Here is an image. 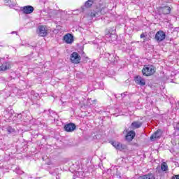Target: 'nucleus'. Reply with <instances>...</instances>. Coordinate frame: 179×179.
Masks as SVG:
<instances>
[{
	"mask_svg": "<svg viewBox=\"0 0 179 179\" xmlns=\"http://www.w3.org/2000/svg\"><path fill=\"white\" fill-rule=\"evenodd\" d=\"M171 179H179V175L173 176Z\"/></svg>",
	"mask_w": 179,
	"mask_h": 179,
	"instance_id": "28",
	"label": "nucleus"
},
{
	"mask_svg": "<svg viewBox=\"0 0 179 179\" xmlns=\"http://www.w3.org/2000/svg\"><path fill=\"white\" fill-rule=\"evenodd\" d=\"M44 113L47 114L49 117H52V118H55V115H57V113L51 109H49L48 110H45Z\"/></svg>",
	"mask_w": 179,
	"mask_h": 179,
	"instance_id": "18",
	"label": "nucleus"
},
{
	"mask_svg": "<svg viewBox=\"0 0 179 179\" xmlns=\"http://www.w3.org/2000/svg\"><path fill=\"white\" fill-rule=\"evenodd\" d=\"M81 177H83V172H80Z\"/></svg>",
	"mask_w": 179,
	"mask_h": 179,
	"instance_id": "31",
	"label": "nucleus"
},
{
	"mask_svg": "<svg viewBox=\"0 0 179 179\" xmlns=\"http://www.w3.org/2000/svg\"><path fill=\"white\" fill-rule=\"evenodd\" d=\"M80 55L79 53L74 52L71 55V62L72 64H79L80 62Z\"/></svg>",
	"mask_w": 179,
	"mask_h": 179,
	"instance_id": "4",
	"label": "nucleus"
},
{
	"mask_svg": "<svg viewBox=\"0 0 179 179\" xmlns=\"http://www.w3.org/2000/svg\"><path fill=\"white\" fill-rule=\"evenodd\" d=\"M111 145H112L114 148H115L117 149V150H120V152H121L122 150H124L127 148V146H126L125 145L121 144L120 143L116 142V141H113V142L111 143Z\"/></svg>",
	"mask_w": 179,
	"mask_h": 179,
	"instance_id": "6",
	"label": "nucleus"
},
{
	"mask_svg": "<svg viewBox=\"0 0 179 179\" xmlns=\"http://www.w3.org/2000/svg\"><path fill=\"white\" fill-rule=\"evenodd\" d=\"M97 136H99V135H95V138H97Z\"/></svg>",
	"mask_w": 179,
	"mask_h": 179,
	"instance_id": "34",
	"label": "nucleus"
},
{
	"mask_svg": "<svg viewBox=\"0 0 179 179\" xmlns=\"http://www.w3.org/2000/svg\"><path fill=\"white\" fill-rule=\"evenodd\" d=\"M163 135V131L162 129H158L150 137L151 141H155V139H159Z\"/></svg>",
	"mask_w": 179,
	"mask_h": 179,
	"instance_id": "12",
	"label": "nucleus"
},
{
	"mask_svg": "<svg viewBox=\"0 0 179 179\" xmlns=\"http://www.w3.org/2000/svg\"><path fill=\"white\" fill-rule=\"evenodd\" d=\"M94 102H96V100H94Z\"/></svg>",
	"mask_w": 179,
	"mask_h": 179,
	"instance_id": "36",
	"label": "nucleus"
},
{
	"mask_svg": "<svg viewBox=\"0 0 179 179\" xmlns=\"http://www.w3.org/2000/svg\"><path fill=\"white\" fill-rule=\"evenodd\" d=\"M25 47H31V48L34 49V48H36L37 47V45H30V44H29V43H26V44H25Z\"/></svg>",
	"mask_w": 179,
	"mask_h": 179,
	"instance_id": "25",
	"label": "nucleus"
},
{
	"mask_svg": "<svg viewBox=\"0 0 179 179\" xmlns=\"http://www.w3.org/2000/svg\"><path fill=\"white\" fill-rule=\"evenodd\" d=\"M142 73L144 76H151L155 73V67L153 66H145L142 70Z\"/></svg>",
	"mask_w": 179,
	"mask_h": 179,
	"instance_id": "2",
	"label": "nucleus"
},
{
	"mask_svg": "<svg viewBox=\"0 0 179 179\" xmlns=\"http://www.w3.org/2000/svg\"><path fill=\"white\" fill-rule=\"evenodd\" d=\"M15 172L17 173V174H23V171L22 169H20V168L19 167H17L15 170Z\"/></svg>",
	"mask_w": 179,
	"mask_h": 179,
	"instance_id": "24",
	"label": "nucleus"
},
{
	"mask_svg": "<svg viewBox=\"0 0 179 179\" xmlns=\"http://www.w3.org/2000/svg\"><path fill=\"white\" fill-rule=\"evenodd\" d=\"M80 75H81V76H83V74H82V73H80Z\"/></svg>",
	"mask_w": 179,
	"mask_h": 179,
	"instance_id": "35",
	"label": "nucleus"
},
{
	"mask_svg": "<svg viewBox=\"0 0 179 179\" xmlns=\"http://www.w3.org/2000/svg\"><path fill=\"white\" fill-rule=\"evenodd\" d=\"M134 80L136 85H139L140 86H145L146 85V81L141 76H137L134 78Z\"/></svg>",
	"mask_w": 179,
	"mask_h": 179,
	"instance_id": "11",
	"label": "nucleus"
},
{
	"mask_svg": "<svg viewBox=\"0 0 179 179\" xmlns=\"http://www.w3.org/2000/svg\"><path fill=\"white\" fill-rule=\"evenodd\" d=\"M142 122L135 121L131 123V127L133 129H138V128H141V127H142Z\"/></svg>",
	"mask_w": 179,
	"mask_h": 179,
	"instance_id": "15",
	"label": "nucleus"
},
{
	"mask_svg": "<svg viewBox=\"0 0 179 179\" xmlns=\"http://www.w3.org/2000/svg\"><path fill=\"white\" fill-rule=\"evenodd\" d=\"M155 38L156 41L160 43L166 38V32L163 31H159L156 33Z\"/></svg>",
	"mask_w": 179,
	"mask_h": 179,
	"instance_id": "3",
	"label": "nucleus"
},
{
	"mask_svg": "<svg viewBox=\"0 0 179 179\" xmlns=\"http://www.w3.org/2000/svg\"><path fill=\"white\" fill-rule=\"evenodd\" d=\"M15 33H16V31H12L11 34H15Z\"/></svg>",
	"mask_w": 179,
	"mask_h": 179,
	"instance_id": "32",
	"label": "nucleus"
},
{
	"mask_svg": "<svg viewBox=\"0 0 179 179\" xmlns=\"http://www.w3.org/2000/svg\"><path fill=\"white\" fill-rule=\"evenodd\" d=\"M7 69H10V63L6 62L3 63L1 66H0V71H7Z\"/></svg>",
	"mask_w": 179,
	"mask_h": 179,
	"instance_id": "20",
	"label": "nucleus"
},
{
	"mask_svg": "<svg viewBox=\"0 0 179 179\" xmlns=\"http://www.w3.org/2000/svg\"><path fill=\"white\" fill-rule=\"evenodd\" d=\"M94 0H88L85 3V5L82 7L83 9V12H85V10L86 9V8H91L92 5H93L94 3Z\"/></svg>",
	"mask_w": 179,
	"mask_h": 179,
	"instance_id": "16",
	"label": "nucleus"
},
{
	"mask_svg": "<svg viewBox=\"0 0 179 179\" xmlns=\"http://www.w3.org/2000/svg\"><path fill=\"white\" fill-rule=\"evenodd\" d=\"M7 132H8V134H15L16 130H15L14 128H12V127L9 126L7 127Z\"/></svg>",
	"mask_w": 179,
	"mask_h": 179,
	"instance_id": "23",
	"label": "nucleus"
},
{
	"mask_svg": "<svg viewBox=\"0 0 179 179\" xmlns=\"http://www.w3.org/2000/svg\"><path fill=\"white\" fill-rule=\"evenodd\" d=\"M105 40H106V41H109V42L110 41H115V40H117V35L108 31V33H107L105 35Z\"/></svg>",
	"mask_w": 179,
	"mask_h": 179,
	"instance_id": "7",
	"label": "nucleus"
},
{
	"mask_svg": "<svg viewBox=\"0 0 179 179\" xmlns=\"http://www.w3.org/2000/svg\"><path fill=\"white\" fill-rule=\"evenodd\" d=\"M101 55H102L103 58H108L109 63L111 64L112 65H115V64L118 62V57H117V55L110 54L106 52H103L102 53H101Z\"/></svg>",
	"mask_w": 179,
	"mask_h": 179,
	"instance_id": "1",
	"label": "nucleus"
},
{
	"mask_svg": "<svg viewBox=\"0 0 179 179\" xmlns=\"http://www.w3.org/2000/svg\"><path fill=\"white\" fill-rule=\"evenodd\" d=\"M64 40L66 44H72L73 43V36L71 34H67L64 36Z\"/></svg>",
	"mask_w": 179,
	"mask_h": 179,
	"instance_id": "13",
	"label": "nucleus"
},
{
	"mask_svg": "<svg viewBox=\"0 0 179 179\" xmlns=\"http://www.w3.org/2000/svg\"><path fill=\"white\" fill-rule=\"evenodd\" d=\"M40 99V95L38 93L34 92V91H31V100L34 104H36L37 102V100Z\"/></svg>",
	"mask_w": 179,
	"mask_h": 179,
	"instance_id": "10",
	"label": "nucleus"
},
{
	"mask_svg": "<svg viewBox=\"0 0 179 179\" xmlns=\"http://www.w3.org/2000/svg\"><path fill=\"white\" fill-rule=\"evenodd\" d=\"M135 135H136V134L134 130L129 131L126 136V141H129V142H131L134 139V138H135Z\"/></svg>",
	"mask_w": 179,
	"mask_h": 179,
	"instance_id": "14",
	"label": "nucleus"
},
{
	"mask_svg": "<svg viewBox=\"0 0 179 179\" xmlns=\"http://www.w3.org/2000/svg\"><path fill=\"white\" fill-rule=\"evenodd\" d=\"M176 129H177L178 131H179V123H177L176 125Z\"/></svg>",
	"mask_w": 179,
	"mask_h": 179,
	"instance_id": "29",
	"label": "nucleus"
},
{
	"mask_svg": "<svg viewBox=\"0 0 179 179\" xmlns=\"http://www.w3.org/2000/svg\"><path fill=\"white\" fill-rule=\"evenodd\" d=\"M57 12H59V13H64V15H66V12L62 10H59Z\"/></svg>",
	"mask_w": 179,
	"mask_h": 179,
	"instance_id": "26",
	"label": "nucleus"
},
{
	"mask_svg": "<svg viewBox=\"0 0 179 179\" xmlns=\"http://www.w3.org/2000/svg\"><path fill=\"white\" fill-rule=\"evenodd\" d=\"M127 94H128V92H124V93H122V94H121V96H122V97H125V96H127Z\"/></svg>",
	"mask_w": 179,
	"mask_h": 179,
	"instance_id": "27",
	"label": "nucleus"
},
{
	"mask_svg": "<svg viewBox=\"0 0 179 179\" xmlns=\"http://www.w3.org/2000/svg\"><path fill=\"white\" fill-rule=\"evenodd\" d=\"M161 11L164 15H169L171 12V8L169 6L162 7Z\"/></svg>",
	"mask_w": 179,
	"mask_h": 179,
	"instance_id": "19",
	"label": "nucleus"
},
{
	"mask_svg": "<svg viewBox=\"0 0 179 179\" xmlns=\"http://www.w3.org/2000/svg\"><path fill=\"white\" fill-rule=\"evenodd\" d=\"M140 37H141V38H144V41H143L144 43L146 41H149V40H150L149 38H147L148 34H146V33L141 34Z\"/></svg>",
	"mask_w": 179,
	"mask_h": 179,
	"instance_id": "22",
	"label": "nucleus"
},
{
	"mask_svg": "<svg viewBox=\"0 0 179 179\" xmlns=\"http://www.w3.org/2000/svg\"><path fill=\"white\" fill-rule=\"evenodd\" d=\"M38 34L41 36V37H45L48 34V32L47 31V28L41 25L38 27Z\"/></svg>",
	"mask_w": 179,
	"mask_h": 179,
	"instance_id": "9",
	"label": "nucleus"
},
{
	"mask_svg": "<svg viewBox=\"0 0 179 179\" xmlns=\"http://www.w3.org/2000/svg\"><path fill=\"white\" fill-rule=\"evenodd\" d=\"M161 170L162 171H169V166H167V163L163 162L161 164Z\"/></svg>",
	"mask_w": 179,
	"mask_h": 179,
	"instance_id": "21",
	"label": "nucleus"
},
{
	"mask_svg": "<svg viewBox=\"0 0 179 179\" xmlns=\"http://www.w3.org/2000/svg\"><path fill=\"white\" fill-rule=\"evenodd\" d=\"M1 59L0 58V62H1Z\"/></svg>",
	"mask_w": 179,
	"mask_h": 179,
	"instance_id": "37",
	"label": "nucleus"
},
{
	"mask_svg": "<svg viewBox=\"0 0 179 179\" xmlns=\"http://www.w3.org/2000/svg\"><path fill=\"white\" fill-rule=\"evenodd\" d=\"M32 178H31V177H29V178H28V179H32Z\"/></svg>",
	"mask_w": 179,
	"mask_h": 179,
	"instance_id": "33",
	"label": "nucleus"
},
{
	"mask_svg": "<svg viewBox=\"0 0 179 179\" xmlns=\"http://www.w3.org/2000/svg\"><path fill=\"white\" fill-rule=\"evenodd\" d=\"M22 11L23 12L24 15H30L34 12V7L32 6H25L22 7Z\"/></svg>",
	"mask_w": 179,
	"mask_h": 179,
	"instance_id": "5",
	"label": "nucleus"
},
{
	"mask_svg": "<svg viewBox=\"0 0 179 179\" xmlns=\"http://www.w3.org/2000/svg\"><path fill=\"white\" fill-rule=\"evenodd\" d=\"M55 179H61L59 176H57Z\"/></svg>",
	"mask_w": 179,
	"mask_h": 179,
	"instance_id": "30",
	"label": "nucleus"
},
{
	"mask_svg": "<svg viewBox=\"0 0 179 179\" xmlns=\"http://www.w3.org/2000/svg\"><path fill=\"white\" fill-rule=\"evenodd\" d=\"M103 13H104V11H103V9L100 10V11H92L90 13V16L93 19V17H99V16H100V15H103Z\"/></svg>",
	"mask_w": 179,
	"mask_h": 179,
	"instance_id": "17",
	"label": "nucleus"
},
{
	"mask_svg": "<svg viewBox=\"0 0 179 179\" xmlns=\"http://www.w3.org/2000/svg\"><path fill=\"white\" fill-rule=\"evenodd\" d=\"M76 129V125L73 123H69L64 126V131L66 132H73Z\"/></svg>",
	"mask_w": 179,
	"mask_h": 179,
	"instance_id": "8",
	"label": "nucleus"
}]
</instances>
